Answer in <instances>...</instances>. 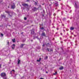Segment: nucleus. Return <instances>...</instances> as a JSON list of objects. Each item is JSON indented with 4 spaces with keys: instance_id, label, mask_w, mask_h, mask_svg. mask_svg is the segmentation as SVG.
<instances>
[{
    "instance_id": "f257e3e1",
    "label": "nucleus",
    "mask_w": 79,
    "mask_h": 79,
    "mask_svg": "<svg viewBox=\"0 0 79 79\" xmlns=\"http://www.w3.org/2000/svg\"><path fill=\"white\" fill-rule=\"evenodd\" d=\"M1 76L3 78V79H6V73H2L1 74Z\"/></svg>"
},
{
    "instance_id": "f03ea898",
    "label": "nucleus",
    "mask_w": 79,
    "mask_h": 79,
    "mask_svg": "<svg viewBox=\"0 0 79 79\" xmlns=\"http://www.w3.org/2000/svg\"><path fill=\"white\" fill-rule=\"evenodd\" d=\"M11 47L12 49H14L15 47V44H13V45L11 46Z\"/></svg>"
},
{
    "instance_id": "7ed1b4c3",
    "label": "nucleus",
    "mask_w": 79,
    "mask_h": 79,
    "mask_svg": "<svg viewBox=\"0 0 79 79\" xmlns=\"http://www.w3.org/2000/svg\"><path fill=\"white\" fill-rule=\"evenodd\" d=\"M22 5H23V6H24L25 7L27 6V7H28V5H27V4H23Z\"/></svg>"
},
{
    "instance_id": "20e7f679",
    "label": "nucleus",
    "mask_w": 79,
    "mask_h": 79,
    "mask_svg": "<svg viewBox=\"0 0 79 79\" xmlns=\"http://www.w3.org/2000/svg\"><path fill=\"white\" fill-rule=\"evenodd\" d=\"M31 34H34V29H33L31 31Z\"/></svg>"
},
{
    "instance_id": "39448f33",
    "label": "nucleus",
    "mask_w": 79,
    "mask_h": 79,
    "mask_svg": "<svg viewBox=\"0 0 79 79\" xmlns=\"http://www.w3.org/2000/svg\"><path fill=\"white\" fill-rule=\"evenodd\" d=\"M58 2H56V3L55 4V6H58Z\"/></svg>"
},
{
    "instance_id": "423d86ee",
    "label": "nucleus",
    "mask_w": 79,
    "mask_h": 79,
    "mask_svg": "<svg viewBox=\"0 0 79 79\" xmlns=\"http://www.w3.org/2000/svg\"><path fill=\"white\" fill-rule=\"evenodd\" d=\"M11 8L13 9H14V8H15V4H14L13 5L11 6Z\"/></svg>"
},
{
    "instance_id": "0eeeda50",
    "label": "nucleus",
    "mask_w": 79,
    "mask_h": 79,
    "mask_svg": "<svg viewBox=\"0 0 79 79\" xmlns=\"http://www.w3.org/2000/svg\"><path fill=\"white\" fill-rule=\"evenodd\" d=\"M70 29L71 31H73V30H74V28L73 27H71Z\"/></svg>"
},
{
    "instance_id": "6e6552de",
    "label": "nucleus",
    "mask_w": 79,
    "mask_h": 79,
    "mask_svg": "<svg viewBox=\"0 0 79 79\" xmlns=\"http://www.w3.org/2000/svg\"><path fill=\"white\" fill-rule=\"evenodd\" d=\"M63 69V67L61 66V67H60L59 68V69L60 70H62Z\"/></svg>"
},
{
    "instance_id": "1a4fd4ad",
    "label": "nucleus",
    "mask_w": 79,
    "mask_h": 79,
    "mask_svg": "<svg viewBox=\"0 0 79 79\" xmlns=\"http://www.w3.org/2000/svg\"><path fill=\"white\" fill-rule=\"evenodd\" d=\"M41 35L42 36H45V34L44 33H43Z\"/></svg>"
},
{
    "instance_id": "9d476101",
    "label": "nucleus",
    "mask_w": 79,
    "mask_h": 79,
    "mask_svg": "<svg viewBox=\"0 0 79 79\" xmlns=\"http://www.w3.org/2000/svg\"><path fill=\"white\" fill-rule=\"evenodd\" d=\"M36 10H37V9H36L35 7H34V8L33 9V10H34V11H35Z\"/></svg>"
},
{
    "instance_id": "9b49d317",
    "label": "nucleus",
    "mask_w": 79,
    "mask_h": 79,
    "mask_svg": "<svg viewBox=\"0 0 79 79\" xmlns=\"http://www.w3.org/2000/svg\"><path fill=\"white\" fill-rule=\"evenodd\" d=\"M75 8H77V3L76 2H75Z\"/></svg>"
},
{
    "instance_id": "f8f14e48",
    "label": "nucleus",
    "mask_w": 79,
    "mask_h": 79,
    "mask_svg": "<svg viewBox=\"0 0 79 79\" xmlns=\"http://www.w3.org/2000/svg\"><path fill=\"white\" fill-rule=\"evenodd\" d=\"M1 16L2 17H4V18H5V15H1Z\"/></svg>"
},
{
    "instance_id": "ddd939ff",
    "label": "nucleus",
    "mask_w": 79,
    "mask_h": 79,
    "mask_svg": "<svg viewBox=\"0 0 79 79\" xmlns=\"http://www.w3.org/2000/svg\"><path fill=\"white\" fill-rule=\"evenodd\" d=\"M23 45H24V44H21V46H20V47H21V48H23Z\"/></svg>"
},
{
    "instance_id": "4468645a",
    "label": "nucleus",
    "mask_w": 79,
    "mask_h": 79,
    "mask_svg": "<svg viewBox=\"0 0 79 79\" xmlns=\"http://www.w3.org/2000/svg\"><path fill=\"white\" fill-rule=\"evenodd\" d=\"M12 41L13 42H15V39H14L13 40H12Z\"/></svg>"
},
{
    "instance_id": "2eb2a0df",
    "label": "nucleus",
    "mask_w": 79,
    "mask_h": 79,
    "mask_svg": "<svg viewBox=\"0 0 79 79\" xmlns=\"http://www.w3.org/2000/svg\"><path fill=\"white\" fill-rule=\"evenodd\" d=\"M57 74V72H56L55 73H54L53 74V75H56V74Z\"/></svg>"
},
{
    "instance_id": "dca6fc26",
    "label": "nucleus",
    "mask_w": 79,
    "mask_h": 79,
    "mask_svg": "<svg viewBox=\"0 0 79 79\" xmlns=\"http://www.w3.org/2000/svg\"><path fill=\"white\" fill-rule=\"evenodd\" d=\"M40 60H41V58H40V59L39 60H37V61L39 62L40 61Z\"/></svg>"
},
{
    "instance_id": "f3484780",
    "label": "nucleus",
    "mask_w": 79,
    "mask_h": 79,
    "mask_svg": "<svg viewBox=\"0 0 79 79\" xmlns=\"http://www.w3.org/2000/svg\"><path fill=\"white\" fill-rule=\"evenodd\" d=\"M18 60L19 61H18V64H19L20 63V60Z\"/></svg>"
},
{
    "instance_id": "a211bd4d",
    "label": "nucleus",
    "mask_w": 79,
    "mask_h": 79,
    "mask_svg": "<svg viewBox=\"0 0 79 79\" xmlns=\"http://www.w3.org/2000/svg\"><path fill=\"white\" fill-rule=\"evenodd\" d=\"M47 58H48V57L47 56H46L45 58V60H47Z\"/></svg>"
},
{
    "instance_id": "6ab92c4d",
    "label": "nucleus",
    "mask_w": 79,
    "mask_h": 79,
    "mask_svg": "<svg viewBox=\"0 0 79 79\" xmlns=\"http://www.w3.org/2000/svg\"><path fill=\"white\" fill-rule=\"evenodd\" d=\"M6 13H10V11H6Z\"/></svg>"
},
{
    "instance_id": "aec40b11",
    "label": "nucleus",
    "mask_w": 79,
    "mask_h": 79,
    "mask_svg": "<svg viewBox=\"0 0 79 79\" xmlns=\"http://www.w3.org/2000/svg\"><path fill=\"white\" fill-rule=\"evenodd\" d=\"M63 21H64L65 20H66V18H64L63 19Z\"/></svg>"
},
{
    "instance_id": "412c9836",
    "label": "nucleus",
    "mask_w": 79,
    "mask_h": 79,
    "mask_svg": "<svg viewBox=\"0 0 79 79\" xmlns=\"http://www.w3.org/2000/svg\"><path fill=\"white\" fill-rule=\"evenodd\" d=\"M49 43H48L47 44H46V45H47V46H49Z\"/></svg>"
},
{
    "instance_id": "4be33fe9",
    "label": "nucleus",
    "mask_w": 79,
    "mask_h": 79,
    "mask_svg": "<svg viewBox=\"0 0 79 79\" xmlns=\"http://www.w3.org/2000/svg\"><path fill=\"white\" fill-rule=\"evenodd\" d=\"M1 35H2V37H3V34L2 33L1 34Z\"/></svg>"
},
{
    "instance_id": "5701e85b",
    "label": "nucleus",
    "mask_w": 79,
    "mask_h": 79,
    "mask_svg": "<svg viewBox=\"0 0 79 79\" xmlns=\"http://www.w3.org/2000/svg\"><path fill=\"white\" fill-rule=\"evenodd\" d=\"M24 20H26V19H27L26 18V17H24Z\"/></svg>"
},
{
    "instance_id": "b1692460",
    "label": "nucleus",
    "mask_w": 79,
    "mask_h": 79,
    "mask_svg": "<svg viewBox=\"0 0 79 79\" xmlns=\"http://www.w3.org/2000/svg\"><path fill=\"white\" fill-rule=\"evenodd\" d=\"M40 29H44V27H42V28H40Z\"/></svg>"
},
{
    "instance_id": "393cba45",
    "label": "nucleus",
    "mask_w": 79,
    "mask_h": 79,
    "mask_svg": "<svg viewBox=\"0 0 79 79\" xmlns=\"http://www.w3.org/2000/svg\"><path fill=\"white\" fill-rule=\"evenodd\" d=\"M35 5H37V2H35Z\"/></svg>"
},
{
    "instance_id": "a878e982",
    "label": "nucleus",
    "mask_w": 79,
    "mask_h": 79,
    "mask_svg": "<svg viewBox=\"0 0 79 79\" xmlns=\"http://www.w3.org/2000/svg\"><path fill=\"white\" fill-rule=\"evenodd\" d=\"M43 12L44 13H45V11L44 10H43Z\"/></svg>"
},
{
    "instance_id": "bb28decb",
    "label": "nucleus",
    "mask_w": 79,
    "mask_h": 79,
    "mask_svg": "<svg viewBox=\"0 0 79 79\" xmlns=\"http://www.w3.org/2000/svg\"><path fill=\"white\" fill-rule=\"evenodd\" d=\"M45 45V44H43V47H44Z\"/></svg>"
},
{
    "instance_id": "cd10ccee",
    "label": "nucleus",
    "mask_w": 79,
    "mask_h": 79,
    "mask_svg": "<svg viewBox=\"0 0 79 79\" xmlns=\"http://www.w3.org/2000/svg\"><path fill=\"white\" fill-rule=\"evenodd\" d=\"M7 44H8V45H9V42H7Z\"/></svg>"
},
{
    "instance_id": "c85d7f7f",
    "label": "nucleus",
    "mask_w": 79,
    "mask_h": 79,
    "mask_svg": "<svg viewBox=\"0 0 79 79\" xmlns=\"http://www.w3.org/2000/svg\"><path fill=\"white\" fill-rule=\"evenodd\" d=\"M50 51H53V50L52 49H50Z\"/></svg>"
},
{
    "instance_id": "c756f323",
    "label": "nucleus",
    "mask_w": 79,
    "mask_h": 79,
    "mask_svg": "<svg viewBox=\"0 0 79 79\" xmlns=\"http://www.w3.org/2000/svg\"><path fill=\"white\" fill-rule=\"evenodd\" d=\"M27 2H29V0H27Z\"/></svg>"
},
{
    "instance_id": "7c9ffc66",
    "label": "nucleus",
    "mask_w": 79,
    "mask_h": 79,
    "mask_svg": "<svg viewBox=\"0 0 79 79\" xmlns=\"http://www.w3.org/2000/svg\"><path fill=\"white\" fill-rule=\"evenodd\" d=\"M12 71H14V72H15V70H12Z\"/></svg>"
},
{
    "instance_id": "2f4dec72",
    "label": "nucleus",
    "mask_w": 79,
    "mask_h": 79,
    "mask_svg": "<svg viewBox=\"0 0 79 79\" xmlns=\"http://www.w3.org/2000/svg\"><path fill=\"white\" fill-rule=\"evenodd\" d=\"M55 14H53V15H54V16H55Z\"/></svg>"
},
{
    "instance_id": "473e14b6",
    "label": "nucleus",
    "mask_w": 79,
    "mask_h": 79,
    "mask_svg": "<svg viewBox=\"0 0 79 79\" xmlns=\"http://www.w3.org/2000/svg\"><path fill=\"white\" fill-rule=\"evenodd\" d=\"M48 51H49V49L48 48Z\"/></svg>"
},
{
    "instance_id": "72a5a7b5",
    "label": "nucleus",
    "mask_w": 79,
    "mask_h": 79,
    "mask_svg": "<svg viewBox=\"0 0 79 79\" xmlns=\"http://www.w3.org/2000/svg\"><path fill=\"white\" fill-rule=\"evenodd\" d=\"M40 79H44L43 78H40Z\"/></svg>"
},
{
    "instance_id": "f704fd0d",
    "label": "nucleus",
    "mask_w": 79,
    "mask_h": 79,
    "mask_svg": "<svg viewBox=\"0 0 79 79\" xmlns=\"http://www.w3.org/2000/svg\"><path fill=\"white\" fill-rule=\"evenodd\" d=\"M63 31H64V32L65 31V30H63Z\"/></svg>"
},
{
    "instance_id": "c9c22d12",
    "label": "nucleus",
    "mask_w": 79,
    "mask_h": 79,
    "mask_svg": "<svg viewBox=\"0 0 79 79\" xmlns=\"http://www.w3.org/2000/svg\"><path fill=\"white\" fill-rule=\"evenodd\" d=\"M60 35H62V33H60Z\"/></svg>"
},
{
    "instance_id": "e433bc0d",
    "label": "nucleus",
    "mask_w": 79,
    "mask_h": 79,
    "mask_svg": "<svg viewBox=\"0 0 79 79\" xmlns=\"http://www.w3.org/2000/svg\"><path fill=\"white\" fill-rule=\"evenodd\" d=\"M1 68V64H0V68Z\"/></svg>"
},
{
    "instance_id": "4c0bfd02",
    "label": "nucleus",
    "mask_w": 79,
    "mask_h": 79,
    "mask_svg": "<svg viewBox=\"0 0 79 79\" xmlns=\"http://www.w3.org/2000/svg\"><path fill=\"white\" fill-rule=\"evenodd\" d=\"M67 6L69 7V6L68 5H67Z\"/></svg>"
},
{
    "instance_id": "58836bf2",
    "label": "nucleus",
    "mask_w": 79,
    "mask_h": 79,
    "mask_svg": "<svg viewBox=\"0 0 79 79\" xmlns=\"http://www.w3.org/2000/svg\"><path fill=\"white\" fill-rule=\"evenodd\" d=\"M61 43L62 44V43H63V42L61 41Z\"/></svg>"
},
{
    "instance_id": "ea45409f",
    "label": "nucleus",
    "mask_w": 79,
    "mask_h": 79,
    "mask_svg": "<svg viewBox=\"0 0 79 79\" xmlns=\"http://www.w3.org/2000/svg\"><path fill=\"white\" fill-rule=\"evenodd\" d=\"M57 30H58V28H57Z\"/></svg>"
},
{
    "instance_id": "a19ab883",
    "label": "nucleus",
    "mask_w": 79,
    "mask_h": 79,
    "mask_svg": "<svg viewBox=\"0 0 79 79\" xmlns=\"http://www.w3.org/2000/svg\"><path fill=\"white\" fill-rule=\"evenodd\" d=\"M31 42H32L33 41V40H31Z\"/></svg>"
},
{
    "instance_id": "79ce46f5",
    "label": "nucleus",
    "mask_w": 79,
    "mask_h": 79,
    "mask_svg": "<svg viewBox=\"0 0 79 79\" xmlns=\"http://www.w3.org/2000/svg\"><path fill=\"white\" fill-rule=\"evenodd\" d=\"M46 73H48V72H46Z\"/></svg>"
},
{
    "instance_id": "37998d69",
    "label": "nucleus",
    "mask_w": 79,
    "mask_h": 79,
    "mask_svg": "<svg viewBox=\"0 0 79 79\" xmlns=\"http://www.w3.org/2000/svg\"><path fill=\"white\" fill-rule=\"evenodd\" d=\"M44 5V4H43V5Z\"/></svg>"
},
{
    "instance_id": "c03bdc74",
    "label": "nucleus",
    "mask_w": 79,
    "mask_h": 79,
    "mask_svg": "<svg viewBox=\"0 0 79 79\" xmlns=\"http://www.w3.org/2000/svg\"><path fill=\"white\" fill-rule=\"evenodd\" d=\"M60 39H61V38H60Z\"/></svg>"
},
{
    "instance_id": "a18cd8bd",
    "label": "nucleus",
    "mask_w": 79,
    "mask_h": 79,
    "mask_svg": "<svg viewBox=\"0 0 79 79\" xmlns=\"http://www.w3.org/2000/svg\"><path fill=\"white\" fill-rule=\"evenodd\" d=\"M59 1H61V0H59Z\"/></svg>"
},
{
    "instance_id": "49530a36",
    "label": "nucleus",
    "mask_w": 79,
    "mask_h": 79,
    "mask_svg": "<svg viewBox=\"0 0 79 79\" xmlns=\"http://www.w3.org/2000/svg\"><path fill=\"white\" fill-rule=\"evenodd\" d=\"M70 8H71V7H69Z\"/></svg>"
},
{
    "instance_id": "de8ad7c7",
    "label": "nucleus",
    "mask_w": 79,
    "mask_h": 79,
    "mask_svg": "<svg viewBox=\"0 0 79 79\" xmlns=\"http://www.w3.org/2000/svg\"><path fill=\"white\" fill-rule=\"evenodd\" d=\"M44 16V15H43V16Z\"/></svg>"
},
{
    "instance_id": "09e8293b",
    "label": "nucleus",
    "mask_w": 79,
    "mask_h": 79,
    "mask_svg": "<svg viewBox=\"0 0 79 79\" xmlns=\"http://www.w3.org/2000/svg\"><path fill=\"white\" fill-rule=\"evenodd\" d=\"M8 8H9V7H8Z\"/></svg>"
},
{
    "instance_id": "8fccbe9b",
    "label": "nucleus",
    "mask_w": 79,
    "mask_h": 79,
    "mask_svg": "<svg viewBox=\"0 0 79 79\" xmlns=\"http://www.w3.org/2000/svg\"><path fill=\"white\" fill-rule=\"evenodd\" d=\"M50 6L51 5H50Z\"/></svg>"
}]
</instances>
